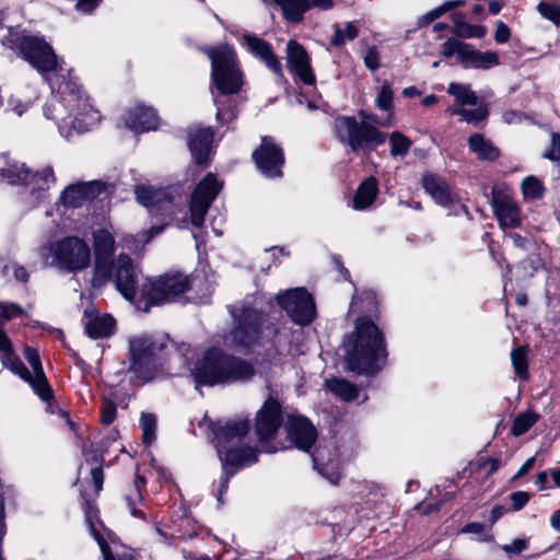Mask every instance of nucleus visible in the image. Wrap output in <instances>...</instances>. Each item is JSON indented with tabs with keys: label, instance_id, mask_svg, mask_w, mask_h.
<instances>
[{
	"label": "nucleus",
	"instance_id": "1",
	"mask_svg": "<svg viewBox=\"0 0 560 560\" xmlns=\"http://www.w3.org/2000/svg\"><path fill=\"white\" fill-rule=\"evenodd\" d=\"M11 47H18L35 69L42 73L52 72L47 77L51 92L56 94L44 106V115L49 119L59 120L61 136L71 138L84 133L100 121V114L84 95L80 85L72 78L71 70L63 69L58 62L52 48L36 36L10 34Z\"/></svg>",
	"mask_w": 560,
	"mask_h": 560
},
{
	"label": "nucleus",
	"instance_id": "2",
	"mask_svg": "<svg viewBox=\"0 0 560 560\" xmlns=\"http://www.w3.org/2000/svg\"><path fill=\"white\" fill-rule=\"evenodd\" d=\"M354 327L343 340L346 365L353 373L374 375L387 358L383 332L368 317L358 318Z\"/></svg>",
	"mask_w": 560,
	"mask_h": 560
},
{
	"label": "nucleus",
	"instance_id": "3",
	"mask_svg": "<svg viewBox=\"0 0 560 560\" xmlns=\"http://www.w3.org/2000/svg\"><path fill=\"white\" fill-rule=\"evenodd\" d=\"M250 429V423L246 419H236L225 422H215L211 425L214 444L220 460L222 463V474L220 477L218 500L228 490L229 482L235 471L229 467H241L252 465L257 462V451L252 446H241L242 440Z\"/></svg>",
	"mask_w": 560,
	"mask_h": 560
},
{
	"label": "nucleus",
	"instance_id": "4",
	"mask_svg": "<svg viewBox=\"0 0 560 560\" xmlns=\"http://www.w3.org/2000/svg\"><path fill=\"white\" fill-rule=\"evenodd\" d=\"M128 372L140 383L150 382L164 372L171 373V357L179 360V351L166 335L141 334L129 338Z\"/></svg>",
	"mask_w": 560,
	"mask_h": 560
},
{
	"label": "nucleus",
	"instance_id": "5",
	"mask_svg": "<svg viewBox=\"0 0 560 560\" xmlns=\"http://www.w3.org/2000/svg\"><path fill=\"white\" fill-rule=\"evenodd\" d=\"M256 374L254 365L245 359L209 349L191 370L196 388L201 385H231L246 383Z\"/></svg>",
	"mask_w": 560,
	"mask_h": 560
},
{
	"label": "nucleus",
	"instance_id": "6",
	"mask_svg": "<svg viewBox=\"0 0 560 560\" xmlns=\"http://www.w3.org/2000/svg\"><path fill=\"white\" fill-rule=\"evenodd\" d=\"M228 310L233 320L228 340L235 348L246 349L258 345L265 336L275 332L268 315L248 301L229 305Z\"/></svg>",
	"mask_w": 560,
	"mask_h": 560
},
{
	"label": "nucleus",
	"instance_id": "7",
	"mask_svg": "<svg viewBox=\"0 0 560 560\" xmlns=\"http://www.w3.org/2000/svg\"><path fill=\"white\" fill-rule=\"evenodd\" d=\"M359 116L362 118L361 121L353 116L337 117L334 121V131L337 139L349 145L352 152L368 154L383 144L387 136L368 121L370 114L360 110Z\"/></svg>",
	"mask_w": 560,
	"mask_h": 560
},
{
	"label": "nucleus",
	"instance_id": "8",
	"mask_svg": "<svg viewBox=\"0 0 560 560\" xmlns=\"http://www.w3.org/2000/svg\"><path fill=\"white\" fill-rule=\"evenodd\" d=\"M45 266L68 272L84 270L91 262L90 246L80 237L69 236L49 243L39 249Z\"/></svg>",
	"mask_w": 560,
	"mask_h": 560
},
{
	"label": "nucleus",
	"instance_id": "9",
	"mask_svg": "<svg viewBox=\"0 0 560 560\" xmlns=\"http://www.w3.org/2000/svg\"><path fill=\"white\" fill-rule=\"evenodd\" d=\"M202 51L211 61V81L215 91L222 96L238 93L243 85V73L234 49L220 45L206 47Z\"/></svg>",
	"mask_w": 560,
	"mask_h": 560
},
{
	"label": "nucleus",
	"instance_id": "10",
	"mask_svg": "<svg viewBox=\"0 0 560 560\" xmlns=\"http://www.w3.org/2000/svg\"><path fill=\"white\" fill-rule=\"evenodd\" d=\"M191 288L190 278L180 272H167L154 279H148L140 294L148 306L176 302Z\"/></svg>",
	"mask_w": 560,
	"mask_h": 560
},
{
	"label": "nucleus",
	"instance_id": "11",
	"mask_svg": "<svg viewBox=\"0 0 560 560\" xmlns=\"http://www.w3.org/2000/svg\"><path fill=\"white\" fill-rule=\"evenodd\" d=\"M9 184L32 185V196L36 202L45 199L46 191L55 184L56 177L51 166L32 173L24 163L14 162L0 171Z\"/></svg>",
	"mask_w": 560,
	"mask_h": 560
},
{
	"label": "nucleus",
	"instance_id": "12",
	"mask_svg": "<svg viewBox=\"0 0 560 560\" xmlns=\"http://www.w3.org/2000/svg\"><path fill=\"white\" fill-rule=\"evenodd\" d=\"M277 302L298 325L306 326L315 318L314 299L304 288H294L279 293Z\"/></svg>",
	"mask_w": 560,
	"mask_h": 560
},
{
	"label": "nucleus",
	"instance_id": "13",
	"mask_svg": "<svg viewBox=\"0 0 560 560\" xmlns=\"http://www.w3.org/2000/svg\"><path fill=\"white\" fill-rule=\"evenodd\" d=\"M222 187L223 183L212 173H208L197 184L191 194L189 206L194 226L201 228L203 225L205 217Z\"/></svg>",
	"mask_w": 560,
	"mask_h": 560
},
{
	"label": "nucleus",
	"instance_id": "14",
	"mask_svg": "<svg viewBox=\"0 0 560 560\" xmlns=\"http://www.w3.org/2000/svg\"><path fill=\"white\" fill-rule=\"evenodd\" d=\"M253 159L259 171L267 177H280L284 163L282 149L271 137H262L258 149L253 152Z\"/></svg>",
	"mask_w": 560,
	"mask_h": 560
},
{
	"label": "nucleus",
	"instance_id": "15",
	"mask_svg": "<svg viewBox=\"0 0 560 560\" xmlns=\"http://www.w3.org/2000/svg\"><path fill=\"white\" fill-rule=\"evenodd\" d=\"M24 357L31 365L33 373L26 368V373L23 371H11L19 375L23 381L28 383L33 390L44 400L48 401L52 398V389L49 386L45 376L40 358L36 349L26 347L24 349Z\"/></svg>",
	"mask_w": 560,
	"mask_h": 560
},
{
	"label": "nucleus",
	"instance_id": "16",
	"mask_svg": "<svg viewBox=\"0 0 560 560\" xmlns=\"http://www.w3.org/2000/svg\"><path fill=\"white\" fill-rule=\"evenodd\" d=\"M282 423V408L277 399L269 397L255 418V432L259 442L271 440Z\"/></svg>",
	"mask_w": 560,
	"mask_h": 560
},
{
	"label": "nucleus",
	"instance_id": "17",
	"mask_svg": "<svg viewBox=\"0 0 560 560\" xmlns=\"http://www.w3.org/2000/svg\"><path fill=\"white\" fill-rule=\"evenodd\" d=\"M113 282L117 291L128 301H133L139 288L138 272L132 259L127 254H120L116 259Z\"/></svg>",
	"mask_w": 560,
	"mask_h": 560
},
{
	"label": "nucleus",
	"instance_id": "18",
	"mask_svg": "<svg viewBox=\"0 0 560 560\" xmlns=\"http://www.w3.org/2000/svg\"><path fill=\"white\" fill-rule=\"evenodd\" d=\"M137 201L150 209L152 214L172 217L174 214V197L168 189H153L138 186L135 190Z\"/></svg>",
	"mask_w": 560,
	"mask_h": 560
},
{
	"label": "nucleus",
	"instance_id": "19",
	"mask_svg": "<svg viewBox=\"0 0 560 560\" xmlns=\"http://www.w3.org/2000/svg\"><path fill=\"white\" fill-rule=\"evenodd\" d=\"M287 433L294 446L304 452L311 451L317 438L315 427L302 416H289Z\"/></svg>",
	"mask_w": 560,
	"mask_h": 560
},
{
	"label": "nucleus",
	"instance_id": "20",
	"mask_svg": "<svg viewBox=\"0 0 560 560\" xmlns=\"http://www.w3.org/2000/svg\"><path fill=\"white\" fill-rule=\"evenodd\" d=\"M287 60L289 70L295 73L304 84L313 85L315 83L310 57L296 40L291 39L287 44Z\"/></svg>",
	"mask_w": 560,
	"mask_h": 560
},
{
	"label": "nucleus",
	"instance_id": "21",
	"mask_svg": "<svg viewBox=\"0 0 560 560\" xmlns=\"http://www.w3.org/2000/svg\"><path fill=\"white\" fill-rule=\"evenodd\" d=\"M188 147L197 164H208L214 131L211 127L191 126L188 128Z\"/></svg>",
	"mask_w": 560,
	"mask_h": 560
},
{
	"label": "nucleus",
	"instance_id": "22",
	"mask_svg": "<svg viewBox=\"0 0 560 560\" xmlns=\"http://www.w3.org/2000/svg\"><path fill=\"white\" fill-rule=\"evenodd\" d=\"M265 3L272 2L281 8L283 18L291 23H300L304 13L312 8L329 10L332 8V0H262Z\"/></svg>",
	"mask_w": 560,
	"mask_h": 560
},
{
	"label": "nucleus",
	"instance_id": "23",
	"mask_svg": "<svg viewBox=\"0 0 560 560\" xmlns=\"http://www.w3.org/2000/svg\"><path fill=\"white\" fill-rule=\"evenodd\" d=\"M242 39L249 52L264 61L266 67L277 77L283 75L281 63L273 54L271 45L267 40L249 33L244 34Z\"/></svg>",
	"mask_w": 560,
	"mask_h": 560
},
{
	"label": "nucleus",
	"instance_id": "24",
	"mask_svg": "<svg viewBox=\"0 0 560 560\" xmlns=\"http://www.w3.org/2000/svg\"><path fill=\"white\" fill-rule=\"evenodd\" d=\"M105 188L102 182L78 183L69 185L60 196L63 206L70 208L81 207L85 200L93 199Z\"/></svg>",
	"mask_w": 560,
	"mask_h": 560
},
{
	"label": "nucleus",
	"instance_id": "25",
	"mask_svg": "<svg viewBox=\"0 0 560 560\" xmlns=\"http://www.w3.org/2000/svg\"><path fill=\"white\" fill-rule=\"evenodd\" d=\"M125 124L130 130L141 133L156 129L159 118L151 107L138 105L128 112Z\"/></svg>",
	"mask_w": 560,
	"mask_h": 560
},
{
	"label": "nucleus",
	"instance_id": "26",
	"mask_svg": "<svg viewBox=\"0 0 560 560\" xmlns=\"http://www.w3.org/2000/svg\"><path fill=\"white\" fill-rule=\"evenodd\" d=\"M422 187L431 198L442 207H450L455 202L447 183L440 176L427 174L422 177Z\"/></svg>",
	"mask_w": 560,
	"mask_h": 560
},
{
	"label": "nucleus",
	"instance_id": "27",
	"mask_svg": "<svg viewBox=\"0 0 560 560\" xmlns=\"http://www.w3.org/2000/svg\"><path fill=\"white\" fill-rule=\"evenodd\" d=\"M460 63L465 69L488 70L499 65V56L494 51L481 52L467 44L465 51L462 52Z\"/></svg>",
	"mask_w": 560,
	"mask_h": 560
},
{
	"label": "nucleus",
	"instance_id": "28",
	"mask_svg": "<svg viewBox=\"0 0 560 560\" xmlns=\"http://www.w3.org/2000/svg\"><path fill=\"white\" fill-rule=\"evenodd\" d=\"M493 209L502 228H516L521 224L520 209L510 198H494Z\"/></svg>",
	"mask_w": 560,
	"mask_h": 560
},
{
	"label": "nucleus",
	"instance_id": "29",
	"mask_svg": "<svg viewBox=\"0 0 560 560\" xmlns=\"http://www.w3.org/2000/svg\"><path fill=\"white\" fill-rule=\"evenodd\" d=\"M314 467L317 471L328 479L331 483H337L339 480L338 463L336 456H326V450L318 447L312 453Z\"/></svg>",
	"mask_w": 560,
	"mask_h": 560
},
{
	"label": "nucleus",
	"instance_id": "30",
	"mask_svg": "<svg viewBox=\"0 0 560 560\" xmlns=\"http://www.w3.org/2000/svg\"><path fill=\"white\" fill-rule=\"evenodd\" d=\"M116 261L114 258H94L91 285L94 290H101L114 279Z\"/></svg>",
	"mask_w": 560,
	"mask_h": 560
},
{
	"label": "nucleus",
	"instance_id": "31",
	"mask_svg": "<svg viewBox=\"0 0 560 560\" xmlns=\"http://www.w3.org/2000/svg\"><path fill=\"white\" fill-rule=\"evenodd\" d=\"M468 147L480 161H495L500 155V150L491 140L485 138L481 133H474L468 138Z\"/></svg>",
	"mask_w": 560,
	"mask_h": 560
},
{
	"label": "nucleus",
	"instance_id": "32",
	"mask_svg": "<svg viewBox=\"0 0 560 560\" xmlns=\"http://www.w3.org/2000/svg\"><path fill=\"white\" fill-rule=\"evenodd\" d=\"M378 194V183L374 176L368 177L363 180L353 197V208L355 210H364L369 208L375 200Z\"/></svg>",
	"mask_w": 560,
	"mask_h": 560
},
{
	"label": "nucleus",
	"instance_id": "33",
	"mask_svg": "<svg viewBox=\"0 0 560 560\" xmlns=\"http://www.w3.org/2000/svg\"><path fill=\"white\" fill-rule=\"evenodd\" d=\"M115 319L110 315L95 317L85 324V332L92 339L107 338L114 332Z\"/></svg>",
	"mask_w": 560,
	"mask_h": 560
},
{
	"label": "nucleus",
	"instance_id": "34",
	"mask_svg": "<svg viewBox=\"0 0 560 560\" xmlns=\"http://www.w3.org/2000/svg\"><path fill=\"white\" fill-rule=\"evenodd\" d=\"M447 93L455 98L456 107L465 108V106H477L479 97L466 83L452 82L447 86Z\"/></svg>",
	"mask_w": 560,
	"mask_h": 560
},
{
	"label": "nucleus",
	"instance_id": "35",
	"mask_svg": "<svg viewBox=\"0 0 560 560\" xmlns=\"http://www.w3.org/2000/svg\"><path fill=\"white\" fill-rule=\"evenodd\" d=\"M93 247L95 258H114L115 240L107 230L101 229L93 233Z\"/></svg>",
	"mask_w": 560,
	"mask_h": 560
},
{
	"label": "nucleus",
	"instance_id": "36",
	"mask_svg": "<svg viewBox=\"0 0 560 560\" xmlns=\"http://www.w3.org/2000/svg\"><path fill=\"white\" fill-rule=\"evenodd\" d=\"M446 112L450 113L451 115H459L463 121H466L467 124L474 126L479 125L489 115L488 106L483 103H478V105L475 106V108L472 109L462 107H448Z\"/></svg>",
	"mask_w": 560,
	"mask_h": 560
},
{
	"label": "nucleus",
	"instance_id": "37",
	"mask_svg": "<svg viewBox=\"0 0 560 560\" xmlns=\"http://www.w3.org/2000/svg\"><path fill=\"white\" fill-rule=\"evenodd\" d=\"M326 387L334 395L340 397L345 401H352L359 395L357 386L342 378H332L327 381Z\"/></svg>",
	"mask_w": 560,
	"mask_h": 560
},
{
	"label": "nucleus",
	"instance_id": "38",
	"mask_svg": "<svg viewBox=\"0 0 560 560\" xmlns=\"http://www.w3.org/2000/svg\"><path fill=\"white\" fill-rule=\"evenodd\" d=\"M527 355L528 346H518L511 351V362L515 375L521 381H527L529 378Z\"/></svg>",
	"mask_w": 560,
	"mask_h": 560
},
{
	"label": "nucleus",
	"instance_id": "39",
	"mask_svg": "<svg viewBox=\"0 0 560 560\" xmlns=\"http://www.w3.org/2000/svg\"><path fill=\"white\" fill-rule=\"evenodd\" d=\"M140 483H144V479L142 477H138L135 480L132 491L125 497V501L130 514L133 517L145 520L144 513L138 509V505L143 503V497L140 491Z\"/></svg>",
	"mask_w": 560,
	"mask_h": 560
},
{
	"label": "nucleus",
	"instance_id": "40",
	"mask_svg": "<svg viewBox=\"0 0 560 560\" xmlns=\"http://www.w3.org/2000/svg\"><path fill=\"white\" fill-rule=\"evenodd\" d=\"M465 3V0H450V1H446L444 3H442L441 5H439L438 8L429 11L428 13L421 15L419 19H418V26L419 27H423L428 24H430L431 22H433L434 20L439 19L441 15H443L444 13L457 8V7H460Z\"/></svg>",
	"mask_w": 560,
	"mask_h": 560
},
{
	"label": "nucleus",
	"instance_id": "41",
	"mask_svg": "<svg viewBox=\"0 0 560 560\" xmlns=\"http://www.w3.org/2000/svg\"><path fill=\"white\" fill-rule=\"evenodd\" d=\"M538 420V416L530 410L520 413L513 422L512 434L521 436L525 434Z\"/></svg>",
	"mask_w": 560,
	"mask_h": 560
},
{
	"label": "nucleus",
	"instance_id": "42",
	"mask_svg": "<svg viewBox=\"0 0 560 560\" xmlns=\"http://www.w3.org/2000/svg\"><path fill=\"white\" fill-rule=\"evenodd\" d=\"M359 34L357 26L352 22H347L345 27L335 25V32L330 39L332 46L339 47L345 45L348 40L354 39Z\"/></svg>",
	"mask_w": 560,
	"mask_h": 560
},
{
	"label": "nucleus",
	"instance_id": "43",
	"mask_svg": "<svg viewBox=\"0 0 560 560\" xmlns=\"http://www.w3.org/2000/svg\"><path fill=\"white\" fill-rule=\"evenodd\" d=\"M392 156H405L412 144L411 140L399 131L389 135Z\"/></svg>",
	"mask_w": 560,
	"mask_h": 560
},
{
	"label": "nucleus",
	"instance_id": "44",
	"mask_svg": "<svg viewBox=\"0 0 560 560\" xmlns=\"http://www.w3.org/2000/svg\"><path fill=\"white\" fill-rule=\"evenodd\" d=\"M143 444L151 445L155 440L156 418L153 413L143 412L140 417Z\"/></svg>",
	"mask_w": 560,
	"mask_h": 560
},
{
	"label": "nucleus",
	"instance_id": "45",
	"mask_svg": "<svg viewBox=\"0 0 560 560\" xmlns=\"http://www.w3.org/2000/svg\"><path fill=\"white\" fill-rule=\"evenodd\" d=\"M394 101V91L388 82H384L378 91L375 98V105L380 110L392 113Z\"/></svg>",
	"mask_w": 560,
	"mask_h": 560
},
{
	"label": "nucleus",
	"instance_id": "46",
	"mask_svg": "<svg viewBox=\"0 0 560 560\" xmlns=\"http://www.w3.org/2000/svg\"><path fill=\"white\" fill-rule=\"evenodd\" d=\"M454 34L463 38H481L486 34V30L479 25H470L463 21H455Z\"/></svg>",
	"mask_w": 560,
	"mask_h": 560
},
{
	"label": "nucleus",
	"instance_id": "47",
	"mask_svg": "<svg viewBox=\"0 0 560 560\" xmlns=\"http://www.w3.org/2000/svg\"><path fill=\"white\" fill-rule=\"evenodd\" d=\"M522 191L527 199H540L544 196V186L535 176H527L522 182Z\"/></svg>",
	"mask_w": 560,
	"mask_h": 560
},
{
	"label": "nucleus",
	"instance_id": "48",
	"mask_svg": "<svg viewBox=\"0 0 560 560\" xmlns=\"http://www.w3.org/2000/svg\"><path fill=\"white\" fill-rule=\"evenodd\" d=\"M376 304V295L373 291H364L360 295L352 298L350 310L354 311L357 307L364 312H372Z\"/></svg>",
	"mask_w": 560,
	"mask_h": 560
},
{
	"label": "nucleus",
	"instance_id": "49",
	"mask_svg": "<svg viewBox=\"0 0 560 560\" xmlns=\"http://www.w3.org/2000/svg\"><path fill=\"white\" fill-rule=\"evenodd\" d=\"M467 43H464L457 38H448L441 45L440 54L443 57L456 56L458 61L462 60V52L465 51Z\"/></svg>",
	"mask_w": 560,
	"mask_h": 560
},
{
	"label": "nucleus",
	"instance_id": "50",
	"mask_svg": "<svg viewBox=\"0 0 560 560\" xmlns=\"http://www.w3.org/2000/svg\"><path fill=\"white\" fill-rule=\"evenodd\" d=\"M212 97H213V103L217 107V114H215L217 120H219L222 124L233 120L235 118V114L232 108L231 102H229V105L226 107H224L221 100L217 96V94L213 90H212Z\"/></svg>",
	"mask_w": 560,
	"mask_h": 560
},
{
	"label": "nucleus",
	"instance_id": "51",
	"mask_svg": "<svg viewBox=\"0 0 560 560\" xmlns=\"http://www.w3.org/2000/svg\"><path fill=\"white\" fill-rule=\"evenodd\" d=\"M537 10L545 19L553 22L556 25L560 24V8L557 4L541 1L538 3Z\"/></svg>",
	"mask_w": 560,
	"mask_h": 560
},
{
	"label": "nucleus",
	"instance_id": "52",
	"mask_svg": "<svg viewBox=\"0 0 560 560\" xmlns=\"http://www.w3.org/2000/svg\"><path fill=\"white\" fill-rule=\"evenodd\" d=\"M24 313L23 308L15 303H0V318L1 323L4 324L7 320H11L15 317L21 316Z\"/></svg>",
	"mask_w": 560,
	"mask_h": 560
},
{
	"label": "nucleus",
	"instance_id": "53",
	"mask_svg": "<svg viewBox=\"0 0 560 560\" xmlns=\"http://www.w3.org/2000/svg\"><path fill=\"white\" fill-rule=\"evenodd\" d=\"M364 65L371 71H375L380 68V52L375 46L369 47L363 57Z\"/></svg>",
	"mask_w": 560,
	"mask_h": 560
},
{
	"label": "nucleus",
	"instance_id": "54",
	"mask_svg": "<svg viewBox=\"0 0 560 560\" xmlns=\"http://www.w3.org/2000/svg\"><path fill=\"white\" fill-rule=\"evenodd\" d=\"M116 418V406L109 400H104L101 408V420L104 424L108 425L114 422Z\"/></svg>",
	"mask_w": 560,
	"mask_h": 560
},
{
	"label": "nucleus",
	"instance_id": "55",
	"mask_svg": "<svg viewBox=\"0 0 560 560\" xmlns=\"http://www.w3.org/2000/svg\"><path fill=\"white\" fill-rule=\"evenodd\" d=\"M528 547V541L523 538H516L512 540L510 544L503 545L502 550L506 553L520 555Z\"/></svg>",
	"mask_w": 560,
	"mask_h": 560
},
{
	"label": "nucleus",
	"instance_id": "56",
	"mask_svg": "<svg viewBox=\"0 0 560 560\" xmlns=\"http://www.w3.org/2000/svg\"><path fill=\"white\" fill-rule=\"evenodd\" d=\"M514 511L522 510L529 501V494L525 491H516L510 495Z\"/></svg>",
	"mask_w": 560,
	"mask_h": 560
},
{
	"label": "nucleus",
	"instance_id": "57",
	"mask_svg": "<svg viewBox=\"0 0 560 560\" xmlns=\"http://www.w3.org/2000/svg\"><path fill=\"white\" fill-rule=\"evenodd\" d=\"M506 237H509L512 241L513 246L516 248L526 250L529 247L530 241L527 236H523L518 233L512 232L506 234Z\"/></svg>",
	"mask_w": 560,
	"mask_h": 560
},
{
	"label": "nucleus",
	"instance_id": "58",
	"mask_svg": "<svg viewBox=\"0 0 560 560\" xmlns=\"http://www.w3.org/2000/svg\"><path fill=\"white\" fill-rule=\"evenodd\" d=\"M545 156L552 161H560V136L552 135L551 148Z\"/></svg>",
	"mask_w": 560,
	"mask_h": 560
},
{
	"label": "nucleus",
	"instance_id": "59",
	"mask_svg": "<svg viewBox=\"0 0 560 560\" xmlns=\"http://www.w3.org/2000/svg\"><path fill=\"white\" fill-rule=\"evenodd\" d=\"M28 103H23L19 98L11 96L8 100V107L10 110L14 112L18 116H22L28 108Z\"/></svg>",
	"mask_w": 560,
	"mask_h": 560
},
{
	"label": "nucleus",
	"instance_id": "60",
	"mask_svg": "<svg viewBox=\"0 0 560 560\" xmlns=\"http://www.w3.org/2000/svg\"><path fill=\"white\" fill-rule=\"evenodd\" d=\"M101 0H79L75 4L77 10L90 14L100 4Z\"/></svg>",
	"mask_w": 560,
	"mask_h": 560
},
{
	"label": "nucleus",
	"instance_id": "61",
	"mask_svg": "<svg viewBox=\"0 0 560 560\" xmlns=\"http://www.w3.org/2000/svg\"><path fill=\"white\" fill-rule=\"evenodd\" d=\"M510 38V30L509 27L503 23V22H499L498 25H497V30H495V34H494V39L498 42V43H506Z\"/></svg>",
	"mask_w": 560,
	"mask_h": 560
},
{
	"label": "nucleus",
	"instance_id": "62",
	"mask_svg": "<svg viewBox=\"0 0 560 560\" xmlns=\"http://www.w3.org/2000/svg\"><path fill=\"white\" fill-rule=\"evenodd\" d=\"M165 226H166V224H161V225L151 226L150 229L143 231L141 233V236L144 237V243H149L153 237L161 234L164 231Z\"/></svg>",
	"mask_w": 560,
	"mask_h": 560
},
{
	"label": "nucleus",
	"instance_id": "63",
	"mask_svg": "<svg viewBox=\"0 0 560 560\" xmlns=\"http://www.w3.org/2000/svg\"><path fill=\"white\" fill-rule=\"evenodd\" d=\"M91 476L95 486L96 491L102 489L104 476L101 467H95L91 470Z\"/></svg>",
	"mask_w": 560,
	"mask_h": 560
},
{
	"label": "nucleus",
	"instance_id": "64",
	"mask_svg": "<svg viewBox=\"0 0 560 560\" xmlns=\"http://www.w3.org/2000/svg\"><path fill=\"white\" fill-rule=\"evenodd\" d=\"M550 472L540 471L536 477V485L539 490L549 489L551 486L548 485Z\"/></svg>",
	"mask_w": 560,
	"mask_h": 560
}]
</instances>
